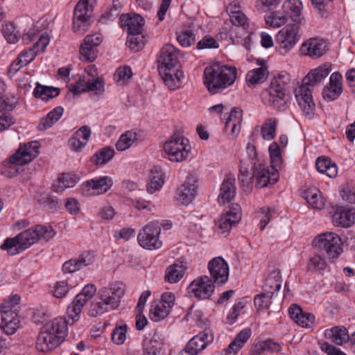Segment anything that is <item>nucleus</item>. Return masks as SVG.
Wrapping results in <instances>:
<instances>
[{"instance_id": "obj_1", "label": "nucleus", "mask_w": 355, "mask_h": 355, "mask_svg": "<svg viewBox=\"0 0 355 355\" xmlns=\"http://www.w3.org/2000/svg\"><path fill=\"white\" fill-rule=\"evenodd\" d=\"M329 64H322L311 70L304 78L302 85L295 90L298 105L304 114L311 118L313 114L315 104L313 101L312 89L320 83L331 72Z\"/></svg>"}, {"instance_id": "obj_2", "label": "nucleus", "mask_w": 355, "mask_h": 355, "mask_svg": "<svg viewBox=\"0 0 355 355\" xmlns=\"http://www.w3.org/2000/svg\"><path fill=\"white\" fill-rule=\"evenodd\" d=\"M55 235L51 226L36 225L29 228L12 239H7L1 248L10 255H15L28 248L40 240L48 241Z\"/></svg>"}, {"instance_id": "obj_3", "label": "nucleus", "mask_w": 355, "mask_h": 355, "mask_svg": "<svg viewBox=\"0 0 355 355\" xmlns=\"http://www.w3.org/2000/svg\"><path fill=\"white\" fill-rule=\"evenodd\" d=\"M180 51L171 44H165L161 49L158 58L159 71L165 84L175 89L181 84L182 71L178 69Z\"/></svg>"}, {"instance_id": "obj_4", "label": "nucleus", "mask_w": 355, "mask_h": 355, "mask_svg": "<svg viewBox=\"0 0 355 355\" xmlns=\"http://www.w3.org/2000/svg\"><path fill=\"white\" fill-rule=\"evenodd\" d=\"M125 285L122 282H116L100 289L98 297L96 302H92L89 315L96 317L106 312L116 309L125 294Z\"/></svg>"}, {"instance_id": "obj_5", "label": "nucleus", "mask_w": 355, "mask_h": 355, "mask_svg": "<svg viewBox=\"0 0 355 355\" xmlns=\"http://www.w3.org/2000/svg\"><path fill=\"white\" fill-rule=\"evenodd\" d=\"M237 77L234 67L214 63L204 70V83L211 94H217L232 85Z\"/></svg>"}, {"instance_id": "obj_6", "label": "nucleus", "mask_w": 355, "mask_h": 355, "mask_svg": "<svg viewBox=\"0 0 355 355\" xmlns=\"http://www.w3.org/2000/svg\"><path fill=\"white\" fill-rule=\"evenodd\" d=\"M289 81L288 75H279L271 82L270 86L262 93L266 103L279 110L286 108L285 85Z\"/></svg>"}, {"instance_id": "obj_7", "label": "nucleus", "mask_w": 355, "mask_h": 355, "mask_svg": "<svg viewBox=\"0 0 355 355\" xmlns=\"http://www.w3.org/2000/svg\"><path fill=\"white\" fill-rule=\"evenodd\" d=\"M164 150L171 162L184 161L191 151L189 140L180 132L173 135L164 145Z\"/></svg>"}, {"instance_id": "obj_8", "label": "nucleus", "mask_w": 355, "mask_h": 355, "mask_svg": "<svg viewBox=\"0 0 355 355\" xmlns=\"http://www.w3.org/2000/svg\"><path fill=\"white\" fill-rule=\"evenodd\" d=\"M313 245L323 251L329 259H336L343 252V241L340 236L331 232L319 234L313 241Z\"/></svg>"}, {"instance_id": "obj_9", "label": "nucleus", "mask_w": 355, "mask_h": 355, "mask_svg": "<svg viewBox=\"0 0 355 355\" xmlns=\"http://www.w3.org/2000/svg\"><path fill=\"white\" fill-rule=\"evenodd\" d=\"M161 228L155 222L150 223L145 225L140 230L137 241L139 245L146 250H157L162 247V242L159 239Z\"/></svg>"}, {"instance_id": "obj_10", "label": "nucleus", "mask_w": 355, "mask_h": 355, "mask_svg": "<svg viewBox=\"0 0 355 355\" xmlns=\"http://www.w3.org/2000/svg\"><path fill=\"white\" fill-rule=\"evenodd\" d=\"M175 300V297L173 293H164L160 300L153 302L150 309V319L159 322L166 318L172 310Z\"/></svg>"}, {"instance_id": "obj_11", "label": "nucleus", "mask_w": 355, "mask_h": 355, "mask_svg": "<svg viewBox=\"0 0 355 355\" xmlns=\"http://www.w3.org/2000/svg\"><path fill=\"white\" fill-rule=\"evenodd\" d=\"M92 10L89 9V0H80L73 10V28L75 33L83 35L90 26Z\"/></svg>"}, {"instance_id": "obj_12", "label": "nucleus", "mask_w": 355, "mask_h": 355, "mask_svg": "<svg viewBox=\"0 0 355 355\" xmlns=\"http://www.w3.org/2000/svg\"><path fill=\"white\" fill-rule=\"evenodd\" d=\"M300 24H289L278 32L276 42L284 53H287L298 42L300 38Z\"/></svg>"}, {"instance_id": "obj_13", "label": "nucleus", "mask_w": 355, "mask_h": 355, "mask_svg": "<svg viewBox=\"0 0 355 355\" xmlns=\"http://www.w3.org/2000/svg\"><path fill=\"white\" fill-rule=\"evenodd\" d=\"M209 272V279L218 286L225 284L229 278V266L225 260L217 257L211 259L207 265Z\"/></svg>"}, {"instance_id": "obj_14", "label": "nucleus", "mask_w": 355, "mask_h": 355, "mask_svg": "<svg viewBox=\"0 0 355 355\" xmlns=\"http://www.w3.org/2000/svg\"><path fill=\"white\" fill-rule=\"evenodd\" d=\"M214 336L211 331L207 329L193 336L188 342L184 349L181 352V355H196L203 351L208 343L212 342Z\"/></svg>"}, {"instance_id": "obj_15", "label": "nucleus", "mask_w": 355, "mask_h": 355, "mask_svg": "<svg viewBox=\"0 0 355 355\" xmlns=\"http://www.w3.org/2000/svg\"><path fill=\"white\" fill-rule=\"evenodd\" d=\"M40 145L33 141L20 147L9 159V164L22 166L31 162L39 153Z\"/></svg>"}, {"instance_id": "obj_16", "label": "nucleus", "mask_w": 355, "mask_h": 355, "mask_svg": "<svg viewBox=\"0 0 355 355\" xmlns=\"http://www.w3.org/2000/svg\"><path fill=\"white\" fill-rule=\"evenodd\" d=\"M241 219V209L238 204H234L230 210L223 214L217 223L218 232L227 236L233 226Z\"/></svg>"}, {"instance_id": "obj_17", "label": "nucleus", "mask_w": 355, "mask_h": 355, "mask_svg": "<svg viewBox=\"0 0 355 355\" xmlns=\"http://www.w3.org/2000/svg\"><path fill=\"white\" fill-rule=\"evenodd\" d=\"M215 286L209 276L204 275L193 280L189 285V289L196 298L206 300L214 293Z\"/></svg>"}, {"instance_id": "obj_18", "label": "nucleus", "mask_w": 355, "mask_h": 355, "mask_svg": "<svg viewBox=\"0 0 355 355\" xmlns=\"http://www.w3.org/2000/svg\"><path fill=\"white\" fill-rule=\"evenodd\" d=\"M197 190L198 180L196 178L192 175L187 176L178 190L177 200L182 205H188L196 197Z\"/></svg>"}, {"instance_id": "obj_19", "label": "nucleus", "mask_w": 355, "mask_h": 355, "mask_svg": "<svg viewBox=\"0 0 355 355\" xmlns=\"http://www.w3.org/2000/svg\"><path fill=\"white\" fill-rule=\"evenodd\" d=\"M2 329L8 335H12L19 328V320L17 309H12L10 305L1 304Z\"/></svg>"}, {"instance_id": "obj_20", "label": "nucleus", "mask_w": 355, "mask_h": 355, "mask_svg": "<svg viewBox=\"0 0 355 355\" xmlns=\"http://www.w3.org/2000/svg\"><path fill=\"white\" fill-rule=\"evenodd\" d=\"M62 342L61 336L51 334L42 327L37 337L36 347L38 351L46 352L56 348Z\"/></svg>"}, {"instance_id": "obj_21", "label": "nucleus", "mask_w": 355, "mask_h": 355, "mask_svg": "<svg viewBox=\"0 0 355 355\" xmlns=\"http://www.w3.org/2000/svg\"><path fill=\"white\" fill-rule=\"evenodd\" d=\"M49 43V36L46 34H42L33 47L28 50L21 51L18 58L22 60V64L27 65L34 60L38 53L44 51Z\"/></svg>"}, {"instance_id": "obj_22", "label": "nucleus", "mask_w": 355, "mask_h": 355, "mask_svg": "<svg viewBox=\"0 0 355 355\" xmlns=\"http://www.w3.org/2000/svg\"><path fill=\"white\" fill-rule=\"evenodd\" d=\"M332 221L336 227H349L355 223V209L340 206L336 208Z\"/></svg>"}, {"instance_id": "obj_23", "label": "nucleus", "mask_w": 355, "mask_h": 355, "mask_svg": "<svg viewBox=\"0 0 355 355\" xmlns=\"http://www.w3.org/2000/svg\"><path fill=\"white\" fill-rule=\"evenodd\" d=\"M302 3L300 0H287L282 6L283 12L291 19L293 24L304 25L305 18L302 16Z\"/></svg>"}, {"instance_id": "obj_24", "label": "nucleus", "mask_w": 355, "mask_h": 355, "mask_svg": "<svg viewBox=\"0 0 355 355\" xmlns=\"http://www.w3.org/2000/svg\"><path fill=\"white\" fill-rule=\"evenodd\" d=\"M253 177L256 178V186L263 188L267 186L268 183H275L279 178L277 170L274 169L270 173L268 168L262 164H254Z\"/></svg>"}, {"instance_id": "obj_25", "label": "nucleus", "mask_w": 355, "mask_h": 355, "mask_svg": "<svg viewBox=\"0 0 355 355\" xmlns=\"http://www.w3.org/2000/svg\"><path fill=\"white\" fill-rule=\"evenodd\" d=\"M343 92V76L338 72L333 73L329 78V86L324 87L322 94L324 99L334 101Z\"/></svg>"}, {"instance_id": "obj_26", "label": "nucleus", "mask_w": 355, "mask_h": 355, "mask_svg": "<svg viewBox=\"0 0 355 355\" xmlns=\"http://www.w3.org/2000/svg\"><path fill=\"white\" fill-rule=\"evenodd\" d=\"M325 49L326 44L323 40L310 38L302 44L300 51L304 55L317 58L324 53Z\"/></svg>"}, {"instance_id": "obj_27", "label": "nucleus", "mask_w": 355, "mask_h": 355, "mask_svg": "<svg viewBox=\"0 0 355 355\" xmlns=\"http://www.w3.org/2000/svg\"><path fill=\"white\" fill-rule=\"evenodd\" d=\"M121 26L126 29L128 34L141 33L144 19L139 15H122L120 17Z\"/></svg>"}, {"instance_id": "obj_28", "label": "nucleus", "mask_w": 355, "mask_h": 355, "mask_svg": "<svg viewBox=\"0 0 355 355\" xmlns=\"http://www.w3.org/2000/svg\"><path fill=\"white\" fill-rule=\"evenodd\" d=\"M68 324H72L71 320H69L68 317L67 318L60 317L56 318L53 320L46 323L43 327L45 328V329L50 331L51 334L61 336L62 340L64 341L65 337L67 335Z\"/></svg>"}, {"instance_id": "obj_29", "label": "nucleus", "mask_w": 355, "mask_h": 355, "mask_svg": "<svg viewBox=\"0 0 355 355\" xmlns=\"http://www.w3.org/2000/svg\"><path fill=\"white\" fill-rule=\"evenodd\" d=\"M242 117V110L239 107H234L225 122V128L226 131L230 130L232 136H237L241 131Z\"/></svg>"}, {"instance_id": "obj_30", "label": "nucleus", "mask_w": 355, "mask_h": 355, "mask_svg": "<svg viewBox=\"0 0 355 355\" xmlns=\"http://www.w3.org/2000/svg\"><path fill=\"white\" fill-rule=\"evenodd\" d=\"M112 184V179L108 176H101L93 178L88 180L83 183V185L87 187L88 190L91 189L92 190L97 191L98 194L106 193L110 189Z\"/></svg>"}, {"instance_id": "obj_31", "label": "nucleus", "mask_w": 355, "mask_h": 355, "mask_svg": "<svg viewBox=\"0 0 355 355\" xmlns=\"http://www.w3.org/2000/svg\"><path fill=\"white\" fill-rule=\"evenodd\" d=\"M235 193L234 179L228 178L223 181L220 186L218 201L219 203L225 205L234 198Z\"/></svg>"}, {"instance_id": "obj_32", "label": "nucleus", "mask_w": 355, "mask_h": 355, "mask_svg": "<svg viewBox=\"0 0 355 355\" xmlns=\"http://www.w3.org/2000/svg\"><path fill=\"white\" fill-rule=\"evenodd\" d=\"M250 336L251 330L250 329L246 328L241 331L225 349L226 353L230 355H235L243 347Z\"/></svg>"}, {"instance_id": "obj_33", "label": "nucleus", "mask_w": 355, "mask_h": 355, "mask_svg": "<svg viewBox=\"0 0 355 355\" xmlns=\"http://www.w3.org/2000/svg\"><path fill=\"white\" fill-rule=\"evenodd\" d=\"M282 346L278 343L268 339L256 343L250 352V355H261L267 352H279Z\"/></svg>"}, {"instance_id": "obj_34", "label": "nucleus", "mask_w": 355, "mask_h": 355, "mask_svg": "<svg viewBox=\"0 0 355 355\" xmlns=\"http://www.w3.org/2000/svg\"><path fill=\"white\" fill-rule=\"evenodd\" d=\"M164 175L162 169L157 166L153 168L149 175V183L147 187L148 192L153 193L159 190L164 185Z\"/></svg>"}, {"instance_id": "obj_35", "label": "nucleus", "mask_w": 355, "mask_h": 355, "mask_svg": "<svg viewBox=\"0 0 355 355\" xmlns=\"http://www.w3.org/2000/svg\"><path fill=\"white\" fill-rule=\"evenodd\" d=\"M87 302V301L82 298V295H77L73 302L69 305L67 313L69 320H71V324L79 320L80 314Z\"/></svg>"}, {"instance_id": "obj_36", "label": "nucleus", "mask_w": 355, "mask_h": 355, "mask_svg": "<svg viewBox=\"0 0 355 355\" xmlns=\"http://www.w3.org/2000/svg\"><path fill=\"white\" fill-rule=\"evenodd\" d=\"M302 197L313 208L321 209L324 206L322 193L317 189H307L302 192Z\"/></svg>"}, {"instance_id": "obj_37", "label": "nucleus", "mask_w": 355, "mask_h": 355, "mask_svg": "<svg viewBox=\"0 0 355 355\" xmlns=\"http://www.w3.org/2000/svg\"><path fill=\"white\" fill-rule=\"evenodd\" d=\"M185 270L186 268L182 263L170 265L165 272V281L170 284L178 282L184 277Z\"/></svg>"}, {"instance_id": "obj_38", "label": "nucleus", "mask_w": 355, "mask_h": 355, "mask_svg": "<svg viewBox=\"0 0 355 355\" xmlns=\"http://www.w3.org/2000/svg\"><path fill=\"white\" fill-rule=\"evenodd\" d=\"M282 286V276L279 270L272 271L266 279L263 286V291L274 295Z\"/></svg>"}, {"instance_id": "obj_39", "label": "nucleus", "mask_w": 355, "mask_h": 355, "mask_svg": "<svg viewBox=\"0 0 355 355\" xmlns=\"http://www.w3.org/2000/svg\"><path fill=\"white\" fill-rule=\"evenodd\" d=\"M315 167L319 173H324L329 178L336 177L338 173L337 166L327 157H318L315 162Z\"/></svg>"}, {"instance_id": "obj_40", "label": "nucleus", "mask_w": 355, "mask_h": 355, "mask_svg": "<svg viewBox=\"0 0 355 355\" xmlns=\"http://www.w3.org/2000/svg\"><path fill=\"white\" fill-rule=\"evenodd\" d=\"M163 345L160 335L155 333L153 336L144 343L142 355H159Z\"/></svg>"}, {"instance_id": "obj_41", "label": "nucleus", "mask_w": 355, "mask_h": 355, "mask_svg": "<svg viewBox=\"0 0 355 355\" xmlns=\"http://www.w3.org/2000/svg\"><path fill=\"white\" fill-rule=\"evenodd\" d=\"M63 108L60 106L55 107L52 110L46 117L42 118L38 125L40 130H45L51 128L56 123L63 114Z\"/></svg>"}, {"instance_id": "obj_42", "label": "nucleus", "mask_w": 355, "mask_h": 355, "mask_svg": "<svg viewBox=\"0 0 355 355\" xmlns=\"http://www.w3.org/2000/svg\"><path fill=\"white\" fill-rule=\"evenodd\" d=\"M60 89L58 87H49L37 83L34 89L33 94L35 98H41L42 101H47L58 96Z\"/></svg>"}, {"instance_id": "obj_43", "label": "nucleus", "mask_w": 355, "mask_h": 355, "mask_svg": "<svg viewBox=\"0 0 355 355\" xmlns=\"http://www.w3.org/2000/svg\"><path fill=\"white\" fill-rule=\"evenodd\" d=\"M6 89V83L0 78V110L6 109L11 111L15 107L17 101L12 95H5Z\"/></svg>"}, {"instance_id": "obj_44", "label": "nucleus", "mask_w": 355, "mask_h": 355, "mask_svg": "<svg viewBox=\"0 0 355 355\" xmlns=\"http://www.w3.org/2000/svg\"><path fill=\"white\" fill-rule=\"evenodd\" d=\"M268 76V70L266 67L261 66L259 68L252 69L246 75V81L248 85H254L264 82Z\"/></svg>"}, {"instance_id": "obj_45", "label": "nucleus", "mask_w": 355, "mask_h": 355, "mask_svg": "<svg viewBox=\"0 0 355 355\" xmlns=\"http://www.w3.org/2000/svg\"><path fill=\"white\" fill-rule=\"evenodd\" d=\"M114 155V150L113 148L110 147L103 148L91 157V162L96 166L105 164L112 159Z\"/></svg>"}, {"instance_id": "obj_46", "label": "nucleus", "mask_w": 355, "mask_h": 355, "mask_svg": "<svg viewBox=\"0 0 355 355\" xmlns=\"http://www.w3.org/2000/svg\"><path fill=\"white\" fill-rule=\"evenodd\" d=\"M277 120L275 118L267 119L261 128V136L265 140H272L276 135Z\"/></svg>"}, {"instance_id": "obj_47", "label": "nucleus", "mask_w": 355, "mask_h": 355, "mask_svg": "<svg viewBox=\"0 0 355 355\" xmlns=\"http://www.w3.org/2000/svg\"><path fill=\"white\" fill-rule=\"evenodd\" d=\"M137 139L136 132L127 131L122 134L116 143V148L118 150H125L129 148L133 142Z\"/></svg>"}, {"instance_id": "obj_48", "label": "nucleus", "mask_w": 355, "mask_h": 355, "mask_svg": "<svg viewBox=\"0 0 355 355\" xmlns=\"http://www.w3.org/2000/svg\"><path fill=\"white\" fill-rule=\"evenodd\" d=\"M145 44L144 37L141 33L128 34L126 45L133 51L141 50Z\"/></svg>"}, {"instance_id": "obj_49", "label": "nucleus", "mask_w": 355, "mask_h": 355, "mask_svg": "<svg viewBox=\"0 0 355 355\" xmlns=\"http://www.w3.org/2000/svg\"><path fill=\"white\" fill-rule=\"evenodd\" d=\"M331 340L336 345H342L343 343L349 341L350 336L345 327H335L331 329Z\"/></svg>"}, {"instance_id": "obj_50", "label": "nucleus", "mask_w": 355, "mask_h": 355, "mask_svg": "<svg viewBox=\"0 0 355 355\" xmlns=\"http://www.w3.org/2000/svg\"><path fill=\"white\" fill-rule=\"evenodd\" d=\"M272 295L266 291L257 295L254 299V306L258 312L268 309L272 303Z\"/></svg>"}, {"instance_id": "obj_51", "label": "nucleus", "mask_w": 355, "mask_h": 355, "mask_svg": "<svg viewBox=\"0 0 355 355\" xmlns=\"http://www.w3.org/2000/svg\"><path fill=\"white\" fill-rule=\"evenodd\" d=\"M105 82L101 77L95 79L87 78L86 92H93L100 95L104 92Z\"/></svg>"}, {"instance_id": "obj_52", "label": "nucleus", "mask_w": 355, "mask_h": 355, "mask_svg": "<svg viewBox=\"0 0 355 355\" xmlns=\"http://www.w3.org/2000/svg\"><path fill=\"white\" fill-rule=\"evenodd\" d=\"M2 31L4 37L10 44L16 43L19 39V33L16 30V27L13 23L6 24L3 27Z\"/></svg>"}, {"instance_id": "obj_53", "label": "nucleus", "mask_w": 355, "mask_h": 355, "mask_svg": "<svg viewBox=\"0 0 355 355\" xmlns=\"http://www.w3.org/2000/svg\"><path fill=\"white\" fill-rule=\"evenodd\" d=\"M288 19L284 12H274L266 19V22L274 28H279L286 24Z\"/></svg>"}, {"instance_id": "obj_54", "label": "nucleus", "mask_w": 355, "mask_h": 355, "mask_svg": "<svg viewBox=\"0 0 355 355\" xmlns=\"http://www.w3.org/2000/svg\"><path fill=\"white\" fill-rule=\"evenodd\" d=\"M80 54L83 60L93 62L97 57L96 48L82 43L80 47Z\"/></svg>"}, {"instance_id": "obj_55", "label": "nucleus", "mask_w": 355, "mask_h": 355, "mask_svg": "<svg viewBox=\"0 0 355 355\" xmlns=\"http://www.w3.org/2000/svg\"><path fill=\"white\" fill-rule=\"evenodd\" d=\"M326 267L324 259L320 255H315L310 258L307 263V270L310 272H316L324 270Z\"/></svg>"}, {"instance_id": "obj_56", "label": "nucleus", "mask_w": 355, "mask_h": 355, "mask_svg": "<svg viewBox=\"0 0 355 355\" xmlns=\"http://www.w3.org/2000/svg\"><path fill=\"white\" fill-rule=\"evenodd\" d=\"M177 40L182 46L189 47L194 44L196 37L191 31L187 30L182 31L177 35Z\"/></svg>"}, {"instance_id": "obj_57", "label": "nucleus", "mask_w": 355, "mask_h": 355, "mask_svg": "<svg viewBox=\"0 0 355 355\" xmlns=\"http://www.w3.org/2000/svg\"><path fill=\"white\" fill-rule=\"evenodd\" d=\"M269 153L272 165V170L280 165L282 162V155L280 148L276 142H273L269 147Z\"/></svg>"}, {"instance_id": "obj_58", "label": "nucleus", "mask_w": 355, "mask_h": 355, "mask_svg": "<svg viewBox=\"0 0 355 355\" xmlns=\"http://www.w3.org/2000/svg\"><path fill=\"white\" fill-rule=\"evenodd\" d=\"M127 326L125 324L116 327L112 334V339L116 345L123 344L126 338Z\"/></svg>"}, {"instance_id": "obj_59", "label": "nucleus", "mask_w": 355, "mask_h": 355, "mask_svg": "<svg viewBox=\"0 0 355 355\" xmlns=\"http://www.w3.org/2000/svg\"><path fill=\"white\" fill-rule=\"evenodd\" d=\"M230 19L233 25L241 26L243 29H246L248 26L247 17L241 11L233 12V15L230 16Z\"/></svg>"}, {"instance_id": "obj_60", "label": "nucleus", "mask_w": 355, "mask_h": 355, "mask_svg": "<svg viewBox=\"0 0 355 355\" xmlns=\"http://www.w3.org/2000/svg\"><path fill=\"white\" fill-rule=\"evenodd\" d=\"M252 178L253 177L250 176L248 171L242 169L240 170L238 180L240 182L243 190L248 191L251 189L252 185Z\"/></svg>"}, {"instance_id": "obj_61", "label": "nucleus", "mask_w": 355, "mask_h": 355, "mask_svg": "<svg viewBox=\"0 0 355 355\" xmlns=\"http://www.w3.org/2000/svg\"><path fill=\"white\" fill-rule=\"evenodd\" d=\"M8 111L6 109L0 110V132L8 128L15 123V119L10 114L3 112Z\"/></svg>"}, {"instance_id": "obj_62", "label": "nucleus", "mask_w": 355, "mask_h": 355, "mask_svg": "<svg viewBox=\"0 0 355 355\" xmlns=\"http://www.w3.org/2000/svg\"><path fill=\"white\" fill-rule=\"evenodd\" d=\"M244 306L245 304L241 301L238 302L233 306L232 311L228 313L227 317L230 324H232L236 322L238 316L240 315L241 311L244 308Z\"/></svg>"}, {"instance_id": "obj_63", "label": "nucleus", "mask_w": 355, "mask_h": 355, "mask_svg": "<svg viewBox=\"0 0 355 355\" xmlns=\"http://www.w3.org/2000/svg\"><path fill=\"white\" fill-rule=\"evenodd\" d=\"M87 78L85 77H80L78 80L70 87V91L75 95L86 92Z\"/></svg>"}, {"instance_id": "obj_64", "label": "nucleus", "mask_w": 355, "mask_h": 355, "mask_svg": "<svg viewBox=\"0 0 355 355\" xmlns=\"http://www.w3.org/2000/svg\"><path fill=\"white\" fill-rule=\"evenodd\" d=\"M68 291V283L65 281H61L57 282L53 291V295L58 298H62L65 296Z\"/></svg>"}]
</instances>
